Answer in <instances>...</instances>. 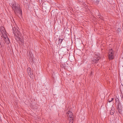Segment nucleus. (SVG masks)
Instances as JSON below:
<instances>
[{"instance_id": "obj_4", "label": "nucleus", "mask_w": 123, "mask_h": 123, "mask_svg": "<svg viewBox=\"0 0 123 123\" xmlns=\"http://www.w3.org/2000/svg\"><path fill=\"white\" fill-rule=\"evenodd\" d=\"M114 52L112 49L109 50L108 53V57L110 60H111L114 59Z\"/></svg>"}, {"instance_id": "obj_12", "label": "nucleus", "mask_w": 123, "mask_h": 123, "mask_svg": "<svg viewBox=\"0 0 123 123\" xmlns=\"http://www.w3.org/2000/svg\"><path fill=\"white\" fill-rule=\"evenodd\" d=\"M62 40H63L62 39H60L59 40V42H61V43L62 41Z\"/></svg>"}, {"instance_id": "obj_5", "label": "nucleus", "mask_w": 123, "mask_h": 123, "mask_svg": "<svg viewBox=\"0 0 123 123\" xmlns=\"http://www.w3.org/2000/svg\"><path fill=\"white\" fill-rule=\"evenodd\" d=\"M67 116L70 117L69 123H73V115L72 113L70 111H68L67 113Z\"/></svg>"}, {"instance_id": "obj_11", "label": "nucleus", "mask_w": 123, "mask_h": 123, "mask_svg": "<svg viewBox=\"0 0 123 123\" xmlns=\"http://www.w3.org/2000/svg\"><path fill=\"white\" fill-rule=\"evenodd\" d=\"M93 1L94 2L96 3H97L98 2V0H93Z\"/></svg>"}, {"instance_id": "obj_2", "label": "nucleus", "mask_w": 123, "mask_h": 123, "mask_svg": "<svg viewBox=\"0 0 123 123\" xmlns=\"http://www.w3.org/2000/svg\"><path fill=\"white\" fill-rule=\"evenodd\" d=\"M12 8L15 12L19 13L20 16L22 15V11L19 7L17 6L16 5L14 4L12 6Z\"/></svg>"}, {"instance_id": "obj_3", "label": "nucleus", "mask_w": 123, "mask_h": 123, "mask_svg": "<svg viewBox=\"0 0 123 123\" xmlns=\"http://www.w3.org/2000/svg\"><path fill=\"white\" fill-rule=\"evenodd\" d=\"M13 33L15 36L17 37L18 39L20 38L19 35L20 34L19 31H18L17 28H16L15 27L13 28Z\"/></svg>"}, {"instance_id": "obj_7", "label": "nucleus", "mask_w": 123, "mask_h": 123, "mask_svg": "<svg viewBox=\"0 0 123 123\" xmlns=\"http://www.w3.org/2000/svg\"><path fill=\"white\" fill-rule=\"evenodd\" d=\"M115 112V109L113 107H112L111 108V110L110 111V114L111 115H113Z\"/></svg>"}, {"instance_id": "obj_8", "label": "nucleus", "mask_w": 123, "mask_h": 123, "mask_svg": "<svg viewBox=\"0 0 123 123\" xmlns=\"http://www.w3.org/2000/svg\"><path fill=\"white\" fill-rule=\"evenodd\" d=\"M31 69L30 68H28L27 69V72L29 75H32L31 72Z\"/></svg>"}, {"instance_id": "obj_6", "label": "nucleus", "mask_w": 123, "mask_h": 123, "mask_svg": "<svg viewBox=\"0 0 123 123\" xmlns=\"http://www.w3.org/2000/svg\"><path fill=\"white\" fill-rule=\"evenodd\" d=\"M94 57L95 58H93L92 59V61L93 62V63H97L100 58L99 55V54L97 55H96Z\"/></svg>"}, {"instance_id": "obj_9", "label": "nucleus", "mask_w": 123, "mask_h": 123, "mask_svg": "<svg viewBox=\"0 0 123 123\" xmlns=\"http://www.w3.org/2000/svg\"><path fill=\"white\" fill-rule=\"evenodd\" d=\"M117 108L119 111H121L122 109V108L121 106V105L119 104H118Z\"/></svg>"}, {"instance_id": "obj_10", "label": "nucleus", "mask_w": 123, "mask_h": 123, "mask_svg": "<svg viewBox=\"0 0 123 123\" xmlns=\"http://www.w3.org/2000/svg\"><path fill=\"white\" fill-rule=\"evenodd\" d=\"M113 98H112L111 99V100H110L109 99H108V101L110 103L111 102L112 100H113Z\"/></svg>"}, {"instance_id": "obj_1", "label": "nucleus", "mask_w": 123, "mask_h": 123, "mask_svg": "<svg viewBox=\"0 0 123 123\" xmlns=\"http://www.w3.org/2000/svg\"><path fill=\"white\" fill-rule=\"evenodd\" d=\"M0 30L2 35V37L3 38L5 42L8 44L10 43V41L8 37L6 32V31L4 28L3 27H1L0 28Z\"/></svg>"}]
</instances>
